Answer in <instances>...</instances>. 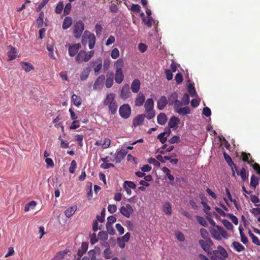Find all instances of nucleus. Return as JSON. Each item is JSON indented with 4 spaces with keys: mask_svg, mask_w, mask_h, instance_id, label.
Here are the masks:
<instances>
[{
    "mask_svg": "<svg viewBox=\"0 0 260 260\" xmlns=\"http://www.w3.org/2000/svg\"><path fill=\"white\" fill-rule=\"evenodd\" d=\"M229 257V254L221 245H218L217 249L211 251L210 258L211 260H225Z\"/></svg>",
    "mask_w": 260,
    "mask_h": 260,
    "instance_id": "obj_1",
    "label": "nucleus"
},
{
    "mask_svg": "<svg viewBox=\"0 0 260 260\" xmlns=\"http://www.w3.org/2000/svg\"><path fill=\"white\" fill-rule=\"evenodd\" d=\"M94 54V51L91 50L86 52L84 50L79 51L75 57V60L78 63L87 62L93 57Z\"/></svg>",
    "mask_w": 260,
    "mask_h": 260,
    "instance_id": "obj_2",
    "label": "nucleus"
},
{
    "mask_svg": "<svg viewBox=\"0 0 260 260\" xmlns=\"http://www.w3.org/2000/svg\"><path fill=\"white\" fill-rule=\"evenodd\" d=\"M88 40V47L90 49H93L95 44V36L94 34L90 32L89 30H85L82 38L83 45H85Z\"/></svg>",
    "mask_w": 260,
    "mask_h": 260,
    "instance_id": "obj_3",
    "label": "nucleus"
},
{
    "mask_svg": "<svg viewBox=\"0 0 260 260\" xmlns=\"http://www.w3.org/2000/svg\"><path fill=\"white\" fill-rule=\"evenodd\" d=\"M199 244L203 250L207 252L208 256L210 257V253L212 252L211 246L214 245V243L211 239L208 238L204 240H199Z\"/></svg>",
    "mask_w": 260,
    "mask_h": 260,
    "instance_id": "obj_4",
    "label": "nucleus"
},
{
    "mask_svg": "<svg viewBox=\"0 0 260 260\" xmlns=\"http://www.w3.org/2000/svg\"><path fill=\"white\" fill-rule=\"evenodd\" d=\"M84 29L85 26L82 21H77L73 26V34L75 38L79 39Z\"/></svg>",
    "mask_w": 260,
    "mask_h": 260,
    "instance_id": "obj_5",
    "label": "nucleus"
},
{
    "mask_svg": "<svg viewBox=\"0 0 260 260\" xmlns=\"http://www.w3.org/2000/svg\"><path fill=\"white\" fill-rule=\"evenodd\" d=\"M131 108L127 104H124L121 106L119 109L120 115L124 119L128 118L131 114Z\"/></svg>",
    "mask_w": 260,
    "mask_h": 260,
    "instance_id": "obj_6",
    "label": "nucleus"
},
{
    "mask_svg": "<svg viewBox=\"0 0 260 260\" xmlns=\"http://www.w3.org/2000/svg\"><path fill=\"white\" fill-rule=\"evenodd\" d=\"M119 210L120 213L126 218L130 217L131 214L134 212V209L129 204H126L125 206H121Z\"/></svg>",
    "mask_w": 260,
    "mask_h": 260,
    "instance_id": "obj_7",
    "label": "nucleus"
},
{
    "mask_svg": "<svg viewBox=\"0 0 260 260\" xmlns=\"http://www.w3.org/2000/svg\"><path fill=\"white\" fill-rule=\"evenodd\" d=\"M132 95L130 91L129 86L128 84H125L121 88L120 93V98L123 100L131 97Z\"/></svg>",
    "mask_w": 260,
    "mask_h": 260,
    "instance_id": "obj_8",
    "label": "nucleus"
},
{
    "mask_svg": "<svg viewBox=\"0 0 260 260\" xmlns=\"http://www.w3.org/2000/svg\"><path fill=\"white\" fill-rule=\"evenodd\" d=\"M81 46V45L79 43L78 44L69 45L68 49L69 56L71 57H74L76 54L77 55Z\"/></svg>",
    "mask_w": 260,
    "mask_h": 260,
    "instance_id": "obj_9",
    "label": "nucleus"
},
{
    "mask_svg": "<svg viewBox=\"0 0 260 260\" xmlns=\"http://www.w3.org/2000/svg\"><path fill=\"white\" fill-rule=\"evenodd\" d=\"M180 122V120L175 116L170 117V120L168 123L169 128L176 129L178 128V124Z\"/></svg>",
    "mask_w": 260,
    "mask_h": 260,
    "instance_id": "obj_10",
    "label": "nucleus"
},
{
    "mask_svg": "<svg viewBox=\"0 0 260 260\" xmlns=\"http://www.w3.org/2000/svg\"><path fill=\"white\" fill-rule=\"evenodd\" d=\"M46 48L49 51V56L53 59L56 60V57L54 55V50L56 49V48L54 43L51 42V44H49V42H48L46 45Z\"/></svg>",
    "mask_w": 260,
    "mask_h": 260,
    "instance_id": "obj_11",
    "label": "nucleus"
},
{
    "mask_svg": "<svg viewBox=\"0 0 260 260\" xmlns=\"http://www.w3.org/2000/svg\"><path fill=\"white\" fill-rule=\"evenodd\" d=\"M126 152L124 150H120L116 152L113 161H115L117 163L120 162L126 155ZM111 160L112 159H111Z\"/></svg>",
    "mask_w": 260,
    "mask_h": 260,
    "instance_id": "obj_12",
    "label": "nucleus"
},
{
    "mask_svg": "<svg viewBox=\"0 0 260 260\" xmlns=\"http://www.w3.org/2000/svg\"><path fill=\"white\" fill-rule=\"evenodd\" d=\"M210 232L213 237V238L220 240L222 239V236L224 237L225 234H226V232L225 231H223L222 233H219L218 231L215 229H211L210 230Z\"/></svg>",
    "mask_w": 260,
    "mask_h": 260,
    "instance_id": "obj_13",
    "label": "nucleus"
},
{
    "mask_svg": "<svg viewBox=\"0 0 260 260\" xmlns=\"http://www.w3.org/2000/svg\"><path fill=\"white\" fill-rule=\"evenodd\" d=\"M168 104V100L165 96L159 98L157 102V107L158 109L162 110Z\"/></svg>",
    "mask_w": 260,
    "mask_h": 260,
    "instance_id": "obj_14",
    "label": "nucleus"
},
{
    "mask_svg": "<svg viewBox=\"0 0 260 260\" xmlns=\"http://www.w3.org/2000/svg\"><path fill=\"white\" fill-rule=\"evenodd\" d=\"M145 97L144 94L142 93H139L137 95V96L135 99V106L138 107L142 106L145 103Z\"/></svg>",
    "mask_w": 260,
    "mask_h": 260,
    "instance_id": "obj_15",
    "label": "nucleus"
},
{
    "mask_svg": "<svg viewBox=\"0 0 260 260\" xmlns=\"http://www.w3.org/2000/svg\"><path fill=\"white\" fill-rule=\"evenodd\" d=\"M105 80V76L104 75H101L98 77L94 82L93 86L94 89L101 88L103 85V82Z\"/></svg>",
    "mask_w": 260,
    "mask_h": 260,
    "instance_id": "obj_16",
    "label": "nucleus"
},
{
    "mask_svg": "<svg viewBox=\"0 0 260 260\" xmlns=\"http://www.w3.org/2000/svg\"><path fill=\"white\" fill-rule=\"evenodd\" d=\"M141 82L138 79H134L131 84V89L133 92L137 93L140 91Z\"/></svg>",
    "mask_w": 260,
    "mask_h": 260,
    "instance_id": "obj_17",
    "label": "nucleus"
},
{
    "mask_svg": "<svg viewBox=\"0 0 260 260\" xmlns=\"http://www.w3.org/2000/svg\"><path fill=\"white\" fill-rule=\"evenodd\" d=\"M114 78L117 84H121L123 80H124V73L123 70H118V71H115Z\"/></svg>",
    "mask_w": 260,
    "mask_h": 260,
    "instance_id": "obj_18",
    "label": "nucleus"
},
{
    "mask_svg": "<svg viewBox=\"0 0 260 260\" xmlns=\"http://www.w3.org/2000/svg\"><path fill=\"white\" fill-rule=\"evenodd\" d=\"M114 75L113 73H108L106 74V86L107 88H111L113 85Z\"/></svg>",
    "mask_w": 260,
    "mask_h": 260,
    "instance_id": "obj_19",
    "label": "nucleus"
},
{
    "mask_svg": "<svg viewBox=\"0 0 260 260\" xmlns=\"http://www.w3.org/2000/svg\"><path fill=\"white\" fill-rule=\"evenodd\" d=\"M10 50L8 51L7 55L8 56V60H12L15 59L17 56V52L16 49L12 46H9Z\"/></svg>",
    "mask_w": 260,
    "mask_h": 260,
    "instance_id": "obj_20",
    "label": "nucleus"
},
{
    "mask_svg": "<svg viewBox=\"0 0 260 260\" xmlns=\"http://www.w3.org/2000/svg\"><path fill=\"white\" fill-rule=\"evenodd\" d=\"M178 98V94L177 92H173L172 93L169 95L168 98V103L170 106H174L175 103V101Z\"/></svg>",
    "mask_w": 260,
    "mask_h": 260,
    "instance_id": "obj_21",
    "label": "nucleus"
},
{
    "mask_svg": "<svg viewBox=\"0 0 260 260\" xmlns=\"http://www.w3.org/2000/svg\"><path fill=\"white\" fill-rule=\"evenodd\" d=\"M73 24V18L71 17H66L63 21L62 27L63 29H68Z\"/></svg>",
    "mask_w": 260,
    "mask_h": 260,
    "instance_id": "obj_22",
    "label": "nucleus"
},
{
    "mask_svg": "<svg viewBox=\"0 0 260 260\" xmlns=\"http://www.w3.org/2000/svg\"><path fill=\"white\" fill-rule=\"evenodd\" d=\"M115 96L116 95L114 93L108 94L105 99L104 104L105 106H109L110 104L113 103V102L115 101Z\"/></svg>",
    "mask_w": 260,
    "mask_h": 260,
    "instance_id": "obj_23",
    "label": "nucleus"
},
{
    "mask_svg": "<svg viewBox=\"0 0 260 260\" xmlns=\"http://www.w3.org/2000/svg\"><path fill=\"white\" fill-rule=\"evenodd\" d=\"M167 119V116L164 113H160L157 116V122L159 125H165Z\"/></svg>",
    "mask_w": 260,
    "mask_h": 260,
    "instance_id": "obj_24",
    "label": "nucleus"
},
{
    "mask_svg": "<svg viewBox=\"0 0 260 260\" xmlns=\"http://www.w3.org/2000/svg\"><path fill=\"white\" fill-rule=\"evenodd\" d=\"M88 246L87 242H82L81 246L77 251V254L79 257H82L83 254L87 250Z\"/></svg>",
    "mask_w": 260,
    "mask_h": 260,
    "instance_id": "obj_25",
    "label": "nucleus"
},
{
    "mask_svg": "<svg viewBox=\"0 0 260 260\" xmlns=\"http://www.w3.org/2000/svg\"><path fill=\"white\" fill-rule=\"evenodd\" d=\"M77 207L76 206H71L67 208L64 211V215L67 217H70L76 212Z\"/></svg>",
    "mask_w": 260,
    "mask_h": 260,
    "instance_id": "obj_26",
    "label": "nucleus"
},
{
    "mask_svg": "<svg viewBox=\"0 0 260 260\" xmlns=\"http://www.w3.org/2000/svg\"><path fill=\"white\" fill-rule=\"evenodd\" d=\"M145 115H139L134 118L133 124L134 126L142 125L144 120Z\"/></svg>",
    "mask_w": 260,
    "mask_h": 260,
    "instance_id": "obj_27",
    "label": "nucleus"
},
{
    "mask_svg": "<svg viewBox=\"0 0 260 260\" xmlns=\"http://www.w3.org/2000/svg\"><path fill=\"white\" fill-rule=\"evenodd\" d=\"M232 247L234 248L238 252H241L245 249L244 246L240 244V242L236 241L232 243Z\"/></svg>",
    "mask_w": 260,
    "mask_h": 260,
    "instance_id": "obj_28",
    "label": "nucleus"
},
{
    "mask_svg": "<svg viewBox=\"0 0 260 260\" xmlns=\"http://www.w3.org/2000/svg\"><path fill=\"white\" fill-rule=\"evenodd\" d=\"M71 101L72 103H73L74 105L77 107H79V106H80L82 103L81 98L75 94L72 95Z\"/></svg>",
    "mask_w": 260,
    "mask_h": 260,
    "instance_id": "obj_29",
    "label": "nucleus"
},
{
    "mask_svg": "<svg viewBox=\"0 0 260 260\" xmlns=\"http://www.w3.org/2000/svg\"><path fill=\"white\" fill-rule=\"evenodd\" d=\"M90 73V69L89 67H87L86 68L83 69L80 76V79L82 81H85V80L87 79L88 76L89 75Z\"/></svg>",
    "mask_w": 260,
    "mask_h": 260,
    "instance_id": "obj_30",
    "label": "nucleus"
},
{
    "mask_svg": "<svg viewBox=\"0 0 260 260\" xmlns=\"http://www.w3.org/2000/svg\"><path fill=\"white\" fill-rule=\"evenodd\" d=\"M93 66L94 71L95 73H99L102 67V60L101 58H99L94 62Z\"/></svg>",
    "mask_w": 260,
    "mask_h": 260,
    "instance_id": "obj_31",
    "label": "nucleus"
},
{
    "mask_svg": "<svg viewBox=\"0 0 260 260\" xmlns=\"http://www.w3.org/2000/svg\"><path fill=\"white\" fill-rule=\"evenodd\" d=\"M124 66V60L122 59H119L115 61L114 64V68L115 71L122 70Z\"/></svg>",
    "mask_w": 260,
    "mask_h": 260,
    "instance_id": "obj_32",
    "label": "nucleus"
},
{
    "mask_svg": "<svg viewBox=\"0 0 260 260\" xmlns=\"http://www.w3.org/2000/svg\"><path fill=\"white\" fill-rule=\"evenodd\" d=\"M144 107L146 111L152 110V109L154 108V101L152 98H148L146 100Z\"/></svg>",
    "mask_w": 260,
    "mask_h": 260,
    "instance_id": "obj_33",
    "label": "nucleus"
},
{
    "mask_svg": "<svg viewBox=\"0 0 260 260\" xmlns=\"http://www.w3.org/2000/svg\"><path fill=\"white\" fill-rule=\"evenodd\" d=\"M164 212L166 214H171L172 213V205L170 202H167L164 204L162 206Z\"/></svg>",
    "mask_w": 260,
    "mask_h": 260,
    "instance_id": "obj_34",
    "label": "nucleus"
},
{
    "mask_svg": "<svg viewBox=\"0 0 260 260\" xmlns=\"http://www.w3.org/2000/svg\"><path fill=\"white\" fill-rule=\"evenodd\" d=\"M223 156L224 158L225 159V161H226L229 166L230 167H232V166H234V168L237 170V167L232 161V158L230 156H229V155H228V153H226V152L224 151L223 152Z\"/></svg>",
    "mask_w": 260,
    "mask_h": 260,
    "instance_id": "obj_35",
    "label": "nucleus"
},
{
    "mask_svg": "<svg viewBox=\"0 0 260 260\" xmlns=\"http://www.w3.org/2000/svg\"><path fill=\"white\" fill-rule=\"evenodd\" d=\"M20 63H21L22 69L24 70H25V71L26 72H30V71L31 70H33L34 69V66L30 63L21 62Z\"/></svg>",
    "mask_w": 260,
    "mask_h": 260,
    "instance_id": "obj_36",
    "label": "nucleus"
},
{
    "mask_svg": "<svg viewBox=\"0 0 260 260\" xmlns=\"http://www.w3.org/2000/svg\"><path fill=\"white\" fill-rule=\"evenodd\" d=\"M178 113L180 115L184 116L186 115V114L190 113V109L188 106L181 107L180 109H178Z\"/></svg>",
    "mask_w": 260,
    "mask_h": 260,
    "instance_id": "obj_37",
    "label": "nucleus"
},
{
    "mask_svg": "<svg viewBox=\"0 0 260 260\" xmlns=\"http://www.w3.org/2000/svg\"><path fill=\"white\" fill-rule=\"evenodd\" d=\"M162 172L166 175L167 177L170 181L173 182L174 180V177L173 175L171 174V171L169 168L167 167H164L162 168Z\"/></svg>",
    "mask_w": 260,
    "mask_h": 260,
    "instance_id": "obj_38",
    "label": "nucleus"
},
{
    "mask_svg": "<svg viewBox=\"0 0 260 260\" xmlns=\"http://www.w3.org/2000/svg\"><path fill=\"white\" fill-rule=\"evenodd\" d=\"M108 107L110 111L111 112V114H114L116 113L118 108V105L115 100L113 101L112 103L110 104Z\"/></svg>",
    "mask_w": 260,
    "mask_h": 260,
    "instance_id": "obj_39",
    "label": "nucleus"
},
{
    "mask_svg": "<svg viewBox=\"0 0 260 260\" xmlns=\"http://www.w3.org/2000/svg\"><path fill=\"white\" fill-rule=\"evenodd\" d=\"M259 183V178L255 176V175H252L250 179V185L251 186L253 187L254 189L258 185Z\"/></svg>",
    "mask_w": 260,
    "mask_h": 260,
    "instance_id": "obj_40",
    "label": "nucleus"
},
{
    "mask_svg": "<svg viewBox=\"0 0 260 260\" xmlns=\"http://www.w3.org/2000/svg\"><path fill=\"white\" fill-rule=\"evenodd\" d=\"M236 172H237V174L238 175H240L241 177L242 178V180L246 181L247 180L248 176L246 174V171L244 168H242L241 169V170L240 172L237 171V168Z\"/></svg>",
    "mask_w": 260,
    "mask_h": 260,
    "instance_id": "obj_41",
    "label": "nucleus"
},
{
    "mask_svg": "<svg viewBox=\"0 0 260 260\" xmlns=\"http://www.w3.org/2000/svg\"><path fill=\"white\" fill-rule=\"evenodd\" d=\"M248 234L249 236H250V237L252 239V242L255 245L260 246V241L259 239L257 237V236L254 235V234H253L250 230L249 231Z\"/></svg>",
    "mask_w": 260,
    "mask_h": 260,
    "instance_id": "obj_42",
    "label": "nucleus"
},
{
    "mask_svg": "<svg viewBox=\"0 0 260 260\" xmlns=\"http://www.w3.org/2000/svg\"><path fill=\"white\" fill-rule=\"evenodd\" d=\"M239 233L241 237V241L244 244H247L248 242V239L245 236V234L243 232V229L242 227H239Z\"/></svg>",
    "mask_w": 260,
    "mask_h": 260,
    "instance_id": "obj_43",
    "label": "nucleus"
},
{
    "mask_svg": "<svg viewBox=\"0 0 260 260\" xmlns=\"http://www.w3.org/2000/svg\"><path fill=\"white\" fill-rule=\"evenodd\" d=\"M66 254H67V253L65 251H59L52 260H62L64 259Z\"/></svg>",
    "mask_w": 260,
    "mask_h": 260,
    "instance_id": "obj_44",
    "label": "nucleus"
},
{
    "mask_svg": "<svg viewBox=\"0 0 260 260\" xmlns=\"http://www.w3.org/2000/svg\"><path fill=\"white\" fill-rule=\"evenodd\" d=\"M108 239V235L106 232L102 231L98 234V239L101 240H107Z\"/></svg>",
    "mask_w": 260,
    "mask_h": 260,
    "instance_id": "obj_45",
    "label": "nucleus"
},
{
    "mask_svg": "<svg viewBox=\"0 0 260 260\" xmlns=\"http://www.w3.org/2000/svg\"><path fill=\"white\" fill-rule=\"evenodd\" d=\"M44 13L43 12H41V13L39 14V16L38 18H37V23L38 24V26L39 27H41L43 26V23H44Z\"/></svg>",
    "mask_w": 260,
    "mask_h": 260,
    "instance_id": "obj_46",
    "label": "nucleus"
},
{
    "mask_svg": "<svg viewBox=\"0 0 260 260\" xmlns=\"http://www.w3.org/2000/svg\"><path fill=\"white\" fill-rule=\"evenodd\" d=\"M64 7L63 2L62 1L59 2L55 8V13L56 14H61Z\"/></svg>",
    "mask_w": 260,
    "mask_h": 260,
    "instance_id": "obj_47",
    "label": "nucleus"
},
{
    "mask_svg": "<svg viewBox=\"0 0 260 260\" xmlns=\"http://www.w3.org/2000/svg\"><path fill=\"white\" fill-rule=\"evenodd\" d=\"M183 106V104L182 103V101H180L178 100V98L177 99V100L175 102V104L174 105V109L175 110V112L178 113V109H180L181 106Z\"/></svg>",
    "mask_w": 260,
    "mask_h": 260,
    "instance_id": "obj_48",
    "label": "nucleus"
},
{
    "mask_svg": "<svg viewBox=\"0 0 260 260\" xmlns=\"http://www.w3.org/2000/svg\"><path fill=\"white\" fill-rule=\"evenodd\" d=\"M222 223L226 229L229 230H232L234 228L233 225L230 222V221L226 219H223L222 220Z\"/></svg>",
    "mask_w": 260,
    "mask_h": 260,
    "instance_id": "obj_49",
    "label": "nucleus"
},
{
    "mask_svg": "<svg viewBox=\"0 0 260 260\" xmlns=\"http://www.w3.org/2000/svg\"><path fill=\"white\" fill-rule=\"evenodd\" d=\"M36 202L31 201L27 203L24 207V211L25 212L29 211L30 208H34L36 205Z\"/></svg>",
    "mask_w": 260,
    "mask_h": 260,
    "instance_id": "obj_50",
    "label": "nucleus"
},
{
    "mask_svg": "<svg viewBox=\"0 0 260 260\" xmlns=\"http://www.w3.org/2000/svg\"><path fill=\"white\" fill-rule=\"evenodd\" d=\"M127 186L130 189H135L136 184L131 181H125L123 183V187Z\"/></svg>",
    "mask_w": 260,
    "mask_h": 260,
    "instance_id": "obj_51",
    "label": "nucleus"
},
{
    "mask_svg": "<svg viewBox=\"0 0 260 260\" xmlns=\"http://www.w3.org/2000/svg\"><path fill=\"white\" fill-rule=\"evenodd\" d=\"M188 91L189 93L191 96L193 97V96H196V95L197 94V92L196 91V88L193 86V85H192V84L188 85Z\"/></svg>",
    "mask_w": 260,
    "mask_h": 260,
    "instance_id": "obj_52",
    "label": "nucleus"
},
{
    "mask_svg": "<svg viewBox=\"0 0 260 260\" xmlns=\"http://www.w3.org/2000/svg\"><path fill=\"white\" fill-rule=\"evenodd\" d=\"M77 167V165L76 161L74 159L71 162V166L69 167V172L71 174H74L76 170V169Z\"/></svg>",
    "mask_w": 260,
    "mask_h": 260,
    "instance_id": "obj_53",
    "label": "nucleus"
},
{
    "mask_svg": "<svg viewBox=\"0 0 260 260\" xmlns=\"http://www.w3.org/2000/svg\"><path fill=\"white\" fill-rule=\"evenodd\" d=\"M153 21V19L152 17H148L147 19L146 18H143V23L148 27H151Z\"/></svg>",
    "mask_w": 260,
    "mask_h": 260,
    "instance_id": "obj_54",
    "label": "nucleus"
},
{
    "mask_svg": "<svg viewBox=\"0 0 260 260\" xmlns=\"http://www.w3.org/2000/svg\"><path fill=\"white\" fill-rule=\"evenodd\" d=\"M119 55V51L118 49L117 48L113 49V50L111 52V57L113 58L114 59H116V58L118 57Z\"/></svg>",
    "mask_w": 260,
    "mask_h": 260,
    "instance_id": "obj_55",
    "label": "nucleus"
},
{
    "mask_svg": "<svg viewBox=\"0 0 260 260\" xmlns=\"http://www.w3.org/2000/svg\"><path fill=\"white\" fill-rule=\"evenodd\" d=\"M146 115H145L146 117L148 119H151L153 118V117L155 116V111L153 109L151 110H148V111H146Z\"/></svg>",
    "mask_w": 260,
    "mask_h": 260,
    "instance_id": "obj_56",
    "label": "nucleus"
},
{
    "mask_svg": "<svg viewBox=\"0 0 260 260\" xmlns=\"http://www.w3.org/2000/svg\"><path fill=\"white\" fill-rule=\"evenodd\" d=\"M196 219L199 223L201 224L203 226H207V222L205 219H204V217L199 216V215L196 216Z\"/></svg>",
    "mask_w": 260,
    "mask_h": 260,
    "instance_id": "obj_57",
    "label": "nucleus"
},
{
    "mask_svg": "<svg viewBox=\"0 0 260 260\" xmlns=\"http://www.w3.org/2000/svg\"><path fill=\"white\" fill-rule=\"evenodd\" d=\"M103 27L101 24L96 23L95 25V31L98 36H101V34L103 30Z\"/></svg>",
    "mask_w": 260,
    "mask_h": 260,
    "instance_id": "obj_58",
    "label": "nucleus"
},
{
    "mask_svg": "<svg viewBox=\"0 0 260 260\" xmlns=\"http://www.w3.org/2000/svg\"><path fill=\"white\" fill-rule=\"evenodd\" d=\"M165 135H166V132H162V133L157 135V138L158 139L159 141L162 144L165 143L167 140V137H165Z\"/></svg>",
    "mask_w": 260,
    "mask_h": 260,
    "instance_id": "obj_59",
    "label": "nucleus"
},
{
    "mask_svg": "<svg viewBox=\"0 0 260 260\" xmlns=\"http://www.w3.org/2000/svg\"><path fill=\"white\" fill-rule=\"evenodd\" d=\"M226 216L230 218V220H232V222L234 223L235 224H238V218L235 216V215L231 213H228L226 214Z\"/></svg>",
    "mask_w": 260,
    "mask_h": 260,
    "instance_id": "obj_60",
    "label": "nucleus"
},
{
    "mask_svg": "<svg viewBox=\"0 0 260 260\" xmlns=\"http://www.w3.org/2000/svg\"><path fill=\"white\" fill-rule=\"evenodd\" d=\"M183 105H187L190 102V98L188 94L185 93L183 95V98L182 99Z\"/></svg>",
    "mask_w": 260,
    "mask_h": 260,
    "instance_id": "obj_61",
    "label": "nucleus"
},
{
    "mask_svg": "<svg viewBox=\"0 0 260 260\" xmlns=\"http://www.w3.org/2000/svg\"><path fill=\"white\" fill-rule=\"evenodd\" d=\"M104 256L106 258H110L112 256V253L110 248H106L103 252Z\"/></svg>",
    "mask_w": 260,
    "mask_h": 260,
    "instance_id": "obj_62",
    "label": "nucleus"
},
{
    "mask_svg": "<svg viewBox=\"0 0 260 260\" xmlns=\"http://www.w3.org/2000/svg\"><path fill=\"white\" fill-rule=\"evenodd\" d=\"M71 2H69L66 5L65 7L64 8V14L68 15L70 14L72 9V5L71 4Z\"/></svg>",
    "mask_w": 260,
    "mask_h": 260,
    "instance_id": "obj_63",
    "label": "nucleus"
},
{
    "mask_svg": "<svg viewBox=\"0 0 260 260\" xmlns=\"http://www.w3.org/2000/svg\"><path fill=\"white\" fill-rule=\"evenodd\" d=\"M148 161L149 163V164L153 165L156 167H159V166H160L159 161L156 160V159L154 158H148Z\"/></svg>",
    "mask_w": 260,
    "mask_h": 260,
    "instance_id": "obj_64",
    "label": "nucleus"
}]
</instances>
